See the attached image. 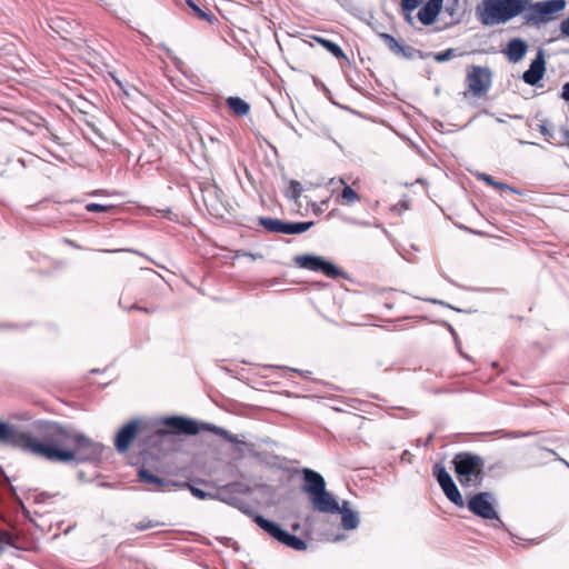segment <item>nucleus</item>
<instances>
[{
	"mask_svg": "<svg viewBox=\"0 0 569 569\" xmlns=\"http://www.w3.org/2000/svg\"><path fill=\"white\" fill-rule=\"evenodd\" d=\"M303 475V485H302V491L309 495V498H312L315 495L319 493L320 491L326 488V481L323 477L309 468H305L302 470Z\"/></svg>",
	"mask_w": 569,
	"mask_h": 569,
	"instance_id": "nucleus-15",
	"label": "nucleus"
},
{
	"mask_svg": "<svg viewBox=\"0 0 569 569\" xmlns=\"http://www.w3.org/2000/svg\"><path fill=\"white\" fill-rule=\"evenodd\" d=\"M293 261L301 269L321 272L331 279L345 277V273L340 269L320 256L300 254L296 256Z\"/></svg>",
	"mask_w": 569,
	"mask_h": 569,
	"instance_id": "nucleus-9",
	"label": "nucleus"
},
{
	"mask_svg": "<svg viewBox=\"0 0 569 569\" xmlns=\"http://www.w3.org/2000/svg\"><path fill=\"white\" fill-rule=\"evenodd\" d=\"M190 490H191V493L199 499L203 500V499H207L208 497H210V493H208L197 487H190Z\"/></svg>",
	"mask_w": 569,
	"mask_h": 569,
	"instance_id": "nucleus-36",
	"label": "nucleus"
},
{
	"mask_svg": "<svg viewBox=\"0 0 569 569\" xmlns=\"http://www.w3.org/2000/svg\"><path fill=\"white\" fill-rule=\"evenodd\" d=\"M408 457H410V452H409V451H407V450H406V451H403L401 459H402V460H406V459H407V461H410V458H408Z\"/></svg>",
	"mask_w": 569,
	"mask_h": 569,
	"instance_id": "nucleus-54",
	"label": "nucleus"
},
{
	"mask_svg": "<svg viewBox=\"0 0 569 569\" xmlns=\"http://www.w3.org/2000/svg\"><path fill=\"white\" fill-rule=\"evenodd\" d=\"M138 478L141 482L158 489H163L169 483L167 479L158 477L144 468L139 470Z\"/></svg>",
	"mask_w": 569,
	"mask_h": 569,
	"instance_id": "nucleus-21",
	"label": "nucleus"
},
{
	"mask_svg": "<svg viewBox=\"0 0 569 569\" xmlns=\"http://www.w3.org/2000/svg\"><path fill=\"white\" fill-rule=\"evenodd\" d=\"M287 369L291 370V371H295V372H298V373H300L301 376H303L306 378L309 377V375L311 373L310 371H300L298 369H291V368H287Z\"/></svg>",
	"mask_w": 569,
	"mask_h": 569,
	"instance_id": "nucleus-52",
	"label": "nucleus"
},
{
	"mask_svg": "<svg viewBox=\"0 0 569 569\" xmlns=\"http://www.w3.org/2000/svg\"><path fill=\"white\" fill-rule=\"evenodd\" d=\"M279 542L297 551H302L307 549V542L303 539L290 533L287 530L284 531Z\"/></svg>",
	"mask_w": 569,
	"mask_h": 569,
	"instance_id": "nucleus-22",
	"label": "nucleus"
},
{
	"mask_svg": "<svg viewBox=\"0 0 569 569\" xmlns=\"http://www.w3.org/2000/svg\"><path fill=\"white\" fill-rule=\"evenodd\" d=\"M466 84L475 97L486 94L492 84V71L489 67L469 66L467 68Z\"/></svg>",
	"mask_w": 569,
	"mask_h": 569,
	"instance_id": "nucleus-8",
	"label": "nucleus"
},
{
	"mask_svg": "<svg viewBox=\"0 0 569 569\" xmlns=\"http://www.w3.org/2000/svg\"><path fill=\"white\" fill-rule=\"evenodd\" d=\"M315 39L322 47H325L335 58H337V59L346 58L345 52L342 51L340 46L337 44L336 42L328 40V39L320 38V37H316Z\"/></svg>",
	"mask_w": 569,
	"mask_h": 569,
	"instance_id": "nucleus-24",
	"label": "nucleus"
},
{
	"mask_svg": "<svg viewBox=\"0 0 569 569\" xmlns=\"http://www.w3.org/2000/svg\"><path fill=\"white\" fill-rule=\"evenodd\" d=\"M546 73L545 51L539 48L536 58L529 68L522 73V81L529 86H538Z\"/></svg>",
	"mask_w": 569,
	"mask_h": 569,
	"instance_id": "nucleus-12",
	"label": "nucleus"
},
{
	"mask_svg": "<svg viewBox=\"0 0 569 569\" xmlns=\"http://www.w3.org/2000/svg\"><path fill=\"white\" fill-rule=\"evenodd\" d=\"M408 457H410V452H409V451H407V450H406V451H403L401 459H402V460H406V459H407V461H410V458H408Z\"/></svg>",
	"mask_w": 569,
	"mask_h": 569,
	"instance_id": "nucleus-55",
	"label": "nucleus"
},
{
	"mask_svg": "<svg viewBox=\"0 0 569 569\" xmlns=\"http://www.w3.org/2000/svg\"><path fill=\"white\" fill-rule=\"evenodd\" d=\"M227 106L236 116H246L250 110V104L239 97H229Z\"/></svg>",
	"mask_w": 569,
	"mask_h": 569,
	"instance_id": "nucleus-23",
	"label": "nucleus"
},
{
	"mask_svg": "<svg viewBox=\"0 0 569 569\" xmlns=\"http://www.w3.org/2000/svg\"><path fill=\"white\" fill-rule=\"evenodd\" d=\"M496 497L489 491H482L471 496L467 502V507L475 516L485 520H495L492 525L495 528L503 529L505 523L499 518L495 508Z\"/></svg>",
	"mask_w": 569,
	"mask_h": 569,
	"instance_id": "nucleus-6",
	"label": "nucleus"
},
{
	"mask_svg": "<svg viewBox=\"0 0 569 569\" xmlns=\"http://www.w3.org/2000/svg\"><path fill=\"white\" fill-rule=\"evenodd\" d=\"M160 48L164 51L166 56H167L169 59H171V58H173V57L176 56V54L173 53V51H172L169 47H167L164 43H161V44H160Z\"/></svg>",
	"mask_w": 569,
	"mask_h": 569,
	"instance_id": "nucleus-47",
	"label": "nucleus"
},
{
	"mask_svg": "<svg viewBox=\"0 0 569 569\" xmlns=\"http://www.w3.org/2000/svg\"><path fill=\"white\" fill-rule=\"evenodd\" d=\"M161 425L170 428L176 433L187 436H194L201 430L196 420L181 416L166 417L161 420Z\"/></svg>",
	"mask_w": 569,
	"mask_h": 569,
	"instance_id": "nucleus-11",
	"label": "nucleus"
},
{
	"mask_svg": "<svg viewBox=\"0 0 569 569\" xmlns=\"http://www.w3.org/2000/svg\"><path fill=\"white\" fill-rule=\"evenodd\" d=\"M150 527H151V526H150L149 523H147V525L140 523V525L138 526V529H139V530H146V529H148V528H150Z\"/></svg>",
	"mask_w": 569,
	"mask_h": 569,
	"instance_id": "nucleus-56",
	"label": "nucleus"
},
{
	"mask_svg": "<svg viewBox=\"0 0 569 569\" xmlns=\"http://www.w3.org/2000/svg\"><path fill=\"white\" fill-rule=\"evenodd\" d=\"M525 10L519 0H482L477 7V16L483 26H496L523 16Z\"/></svg>",
	"mask_w": 569,
	"mask_h": 569,
	"instance_id": "nucleus-2",
	"label": "nucleus"
},
{
	"mask_svg": "<svg viewBox=\"0 0 569 569\" xmlns=\"http://www.w3.org/2000/svg\"><path fill=\"white\" fill-rule=\"evenodd\" d=\"M100 252H122V251H128V252H133V253H137V254H141L139 251L137 250H132V249H114V250H108V249H103V250H99Z\"/></svg>",
	"mask_w": 569,
	"mask_h": 569,
	"instance_id": "nucleus-44",
	"label": "nucleus"
},
{
	"mask_svg": "<svg viewBox=\"0 0 569 569\" xmlns=\"http://www.w3.org/2000/svg\"><path fill=\"white\" fill-rule=\"evenodd\" d=\"M10 540H11V536L9 532H7V531L0 532V543L1 542L10 543Z\"/></svg>",
	"mask_w": 569,
	"mask_h": 569,
	"instance_id": "nucleus-46",
	"label": "nucleus"
},
{
	"mask_svg": "<svg viewBox=\"0 0 569 569\" xmlns=\"http://www.w3.org/2000/svg\"><path fill=\"white\" fill-rule=\"evenodd\" d=\"M445 496L457 507L462 508L465 506V500L456 486L453 479L440 486Z\"/></svg>",
	"mask_w": 569,
	"mask_h": 569,
	"instance_id": "nucleus-20",
	"label": "nucleus"
},
{
	"mask_svg": "<svg viewBox=\"0 0 569 569\" xmlns=\"http://www.w3.org/2000/svg\"><path fill=\"white\" fill-rule=\"evenodd\" d=\"M201 429L212 431L214 435L220 436V437H222L226 440L231 435L226 429H223L221 427H217V426L211 425V423H202V428Z\"/></svg>",
	"mask_w": 569,
	"mask_h": 569,
	"instance_id": "nucleus-30",
	"label": "nucleus"
},
{
	"mask_svg": "<svg viewBox=\"0 0 569 569\" xmlns=\"http://www.w3.org/2000/svg\"><path fill=\"white\" fill-rule=\"evenodd\" d=\"M548 452H550L551 455H553L556 457L557 460L561 461L563 465H566L568 468H569V462L566 461L565 459L560 458L556 451H553L552 449H546Z\"/></svg>",
	"mask_w": 569,
	"mask_h": 569,
	"instance_id": "nucleus-49",
	"label": "nucleus"
},
{
	"mask_svg": "<svg viewBox=\"0 0 569 569\" xmlns=\"http://www.w3.org/2000/svg\"><path fill=\"white\" fill-rule=\"evenodd\" d=\"M38 138L41 139V147L38 148V159L50 163L51 160L64 161L67 150L57 128L50 124L44 118L38 117Z\"/></svg>",
	"mask_w": 569,
	"mask_h": 569,
	"instance_id": "nucleus-4",
	"label": "nucleus"
},
{
	"mask_svg": "<svg viewBox=\"0 0 569 569\" xmlns=\"http://www.w3.org/2000/svg\"><path fill=\"white\" fill-rule=\"evenodd\" d=\"M428 301H430L431 303L433 305H440V306H446L448 308H451L453 310H456V308H453L452 306H450L449 303H446L445 301L442 300H439V299H429ZM457 311H460L459 309H457Z\"/></svg>",
	"mask_w": 569,
	"mask_h": 569,
	"instance_id": "nucleus-48",
	"label": "nucleus"
},
{
	"mask_svg": "<svg viewBox=\"0 0 569 569\" xmlns=\"http://www.w3.org/2000/svg\"><path fill=\"white\" fill-rule=\"evenodd\" d=\"M112 209H114V206L112 204H100L91 202L86 206V210L89 212H108Z\"/></svg>",
	"mask_w": 569,
	"mask_h": 569,
	"instance_id": "nucleus-31",
	"label": "nucleus"
},
{
	"mask_svg": "<svg viewBox=\"0 0 569 569\" xmlns=\"http://www.w3.org/2000/svg\"><path fill=\"white\" fill-rule=\"evenodd\" d=\"M432 473L436 477L439 486H442L452 479L450 473L446 470L445 466L439 462L433 466Z\"/></svg>",
	"mask_w": 569,
	"mask_h": 569,
	"instance_id": "nucleus-27",
	"label": "nucleus"
},
{
	"mask_svg": "<svg viewBox=\"0 0 569 569\" xmlns=\"http://www.w3.org/2000/svg\"><path fill=\"white\" fill-rule=\"evenodd\" d=\"M519 1H520V2H522L523 8H528V7H529V4H531L530 2H531L532 0H519Z\"/></svg>",
	"mask_w": 569,
	"mask_h": 569,
	"instance_id": "nucleus-57",
	"label": "nucleus"
},
{
	"mask_svg": "<svg viewBox=\"0 0 569 569\" xmlns=\"http://www.w3.org/2000/svg\"><path fill=\"white\" fill-rule=\"evenodd\" d=\"M227 441H229L231 443H238L239 442L237 436H234L232 433L228 437Z\"/></svg>",
	"mask_w": 569,
	"mask_h": 569,
	"instance_id": "nucleus-53",
	"label": "nucleus"
},
{
	"mask_svg": "<svg viewBox=\"0 0 569 569\" xmlns=\"http://www.w3.org/2000/svg\"><path fill=\"white\" fill-rule=\"evenodd\" d=\"M302 193V186L297 180H290L288 188L284 190V196L290 199L297 201Z\"/></svg>",
	"mask_w": 569,
	"mask_h": 569,
	"instance_id": "nucleus-26",
	"label": "nucleus"
},
{
	"mask_svg": "<svg viewBox=\"0 0 569 569\" xmlns=\"http://www.w3.org/2000/svg\"><path fill=\"white\" fill-rule=\"evenodd\" d=\"M443 0H428L418 11V19L423 26L435 22L442 8Z\"/></svg>",
	"mask_w": 569,
	"mask_h": 569,
	"instance_id": "nucleus-16",
	"label": "nucleus"
},
{
	"mask_svg": "<svg viewBox=\"0 0 569 569\" xmlns=\"http://www.w3.org/2000/svg\"><path fill=\"white\" fill-rule=\"evenodd\" d=\"M259 224L262 226L268 232L283 233V234H300L308 231L313 221H282L274 218L261 217Z\"/></svg>",
	"mask_w": 569,
	"mask_h": 569,
	"instance_id": "nucleus-10",
	"label": "nucleus"
},
{
	"mask_svg": "<svg viewBox=\"0 0 569 569\" xmlns=\"http://www.w3.org/2000/svg\"><path fill=\"white\" fill-rule=\"evenodd\" d=\"M312 507L315 510L322 513H338L340 511V505L336 500V498L326 490V488L319 493L315 495L310 498Z\"/></svg>",
	"mask_w": 569,
	"mask_h": 569,
	"instance_id": "nucleus-13",
	"label": "nucleus"
},
{
	"mask_svg": "<svg viewBox=\"0 0 569 569\" xmlns=\"http://www.w3.org/2000/svg\"><path fill=\"white\" fill-rule=\"evenodd\" d=\"M442 323L449 330L451 336L453 337L457 348H459L460 342H459L458 335H457L455 328L447 321H443Z\"/></svg>",
	"mask_w": 569,
	"mask_h": 569,
	"instance_id": "nucleus-39",
	"label": "nucleus"
},
{
	"mask_svg": "<svg viewBox=\"0 0 569 569\" xmlns=\"http://www.w3.org/2000/svg\"><path fill=\"white\" fill-rule=\"evenodd\" d=\"M566 0H545L529 4L522 16L527 26L540 27L557 19L566 8Z\"/></svg>",
	"mask_w": 569,
	"mask_h": 569,
	"instance_id": "nucleus-5",
	"label": "nucleus"
},
{
	"mask_svg": "<svg viewBox=\"0 0 569 569\" xmlns=\"http://www.w3.org/2000/svg\"><path fill=\"white\" fill-rule=\"evenodd\" d=\"M120 306L123 308V309H127V310H139V311H143V312H147L149 313L150 310L148 308H144V307H140V306H137V305H131L130 307H124L121 302V300L119 301Z\"/></svg>",
	"mask_w": 569,
	"mask_h": 569,
	"instance_id": "nucleus-40",
	"label": "nucleus"
},
{
	"mask_svg": "<svg viewBox=\"0 0 569 569\" xmlns=\"http://www.w3.org/2000/svg\"><path fill=\"white\" fill-rule=\"evenodd\" d=\"M139 423V420H131L118 431L114 439V446L119 452H124L129 449L138 432Z\"/></svg>",
	"mask_w": 569,
	"mask_h": 569,
	"instance_id": "nucleus-14",
	"label": "nucleus"
},
{
	"mask_svg": "<svg viewBox=\"0 0 569 569\" xmlns=\"http://www.w3.org/2000/svg\"><path fill=\"white\" fill-rule=\"evenodd\" d=\"M338 513L342 515L341 525L345 530H353L359 526V516L356 511L349 509L348 501H343Z\"/></svg>",
	"mask_w": 569,
	"mask_h": 569,
	"instance_id": "nucleus-19",
	"label": "nucleus"
},
{
	"mask_svg": "<svg viewBox=\"0 0 569 569\" xmlns=\"http://www.w3.org/2000/svg\"><path fill=\"white\" fill-rule=\"evenodd\" d=\"M340 183L345 184L340 193L342 204L349 206L360 200V196L351 187L347 186L343 179H340Z\"/></svg>",
	"mask_w": 569,
	"mask_h": 569,
	"instance_id": "nucleus-25",
	"label": "nucleus"
},
{
	"mask_svg": "<svg viewBox=\"0 0 569 569\" xmlns=\"http://www.w3.org/2000/svg\"><path fill=\"white\" fill-rule=\"evenodd\" d=\"M456 57V50L450 48V49H447L442 52H438L435 54V60L437 62H446L448 60H450L451 58Z\"/></svg>",
	"mask_w": 569,
	"mask_h": 569,
	"instance_id": "nucleus-32",
	"label": "nucleus"
},
{
	"mask_svg": "<svg viewBox=\"0 0 569 569\" xmlns=\"http://www.w3.org/2000/svg\"><path fill=\"white\" fill-rule=\"evenodd\" d=\"M395 54L405 59H413L416 56H420V51L411 46L400 43Z\"/></svg>",
	"mask_w": 569,
	"mask_h": 569,
	"instance_id": "nucleus-28",
	"label": "nucleus"
},
{
	"mask_svg": "<svg viewBox=\"0 0 569 569\" xmlns=\"http://www.w3.org/2000/svg\"><path fill=\"white\" fill-rule=\"evenodd\" d=\"M493 187L497 188V189H500V190H509L511 192L517 193L516 189H513L512 187H510V186H508V184H506L503 182H500V181H496V184Z\"/></svg>",
	"mask_w": 569,
	"mask_h": 569,
	"instance_id": "nucleus-41",
	"label": "nucleus"
},
{
	"mask_svg": "<svg viewBox=\"0 0 569 569\" xmlns=\"http://www.w3.org/2000/svg\"><path fill=\"white\" fill-rule=\"evenodd\" d=\"M406 19H407L409 22H412V18H411V16H410L409 13L407 14Z\"/></svg>",
	"mask_w": 569,
	"mask_h": 569,
	"instance_id": "nucleus-58",
	"label": "nucleus"
},
{
	"mask_svg": "<svg viewBox=\"0 0 569 569\" xmlns=\"http://www.w3.org/2000/svg\"><path fill=\"white\" fill-rule=\"evenodd\" d=\"M422 0H401L402 9L407 12L415 10Z\"/></svg>",
	"mask_w": 569,
	"mask_h": 569,
	"instance_id": "nucleus-33",
	"label": "nucleus"
},
{
	"mask_svg": "<svg viewBox=\"0 0 569 569\" xmlns=\"http://www.w3.org/2000/svg\"><path fill=\"white\" fill-rule=\"evenodd\" d=\"M253 521L268 535H270L272 538H274L277 541H280L281 537L284 533V529L281 528L280 525H278L274 521H271L260 515H257L253 518Z\"/></svg>",
	"mask_w": 569,
	"mask_h": 569,
	"instance_id": "nucleus-18",
	"label": "nucleus"
},
{
	"mask_svg": "<svg viewBox=\"0 0 569 569\" xmlns=\"http://www.w3.org/2000/svg\"><path fill=\"white\" fill-rule=\"evenodd\" d=\"M561 132L566 139V144L569 147V129L568 128H562L561 129Z\"/></svg>",
	"mask_w": 569,
	"mask_h": 569,
	"instance_id": "nucleus-51",
	"label": "nucleus"
},
{
	"mask_svg": "<svg viewBox=\"0 0 569 569\" xmlns=\"http://www.w3.org/2000/svg\"><path fill=\"white\" fill-rule=\"evenodd\" d=\"M188 4L197 12V14L203 20H210V14L201 10L192 0H187Z\"/></svg>",
	"mask_w": 569,
	"mask_h": 569,
	"instance_id": "nucleus-34",
	"label": "nucleus"
},
{
	"mask_svg": "<svg viewBox=\"0 0 569 569\" xmlns=\"http://www.w3.org/2000/svg\"><path fill=\"white\" fill-rule=\"evenodd\" d=\"M156 433L160 437V438H164V437H168L171 435L170 431L166 430V429H158L156 431Z\"/></svg>",
	"mask_w": 569,
	"mask_h": 569,
	"instance_id": "nucleus-50",
	"label": "nucleus"
},
{
	"mask_svg": "<svg viewBox=\"0 0 569 569\" xmlns=\"http://www.w3.org/2000/svg\"><path fill=\"white\" fill-rule=\"evenodd\" d=\"M38 456L51 462H96L101 459L104 447L72 428L56 422L38 420Z\"/></svg>",
	"mask_w": 569,
	"mask_h": 569,
	"instance_id": "nucleus-1",
	"label": "nucleus"
},
{
	"mask_svg": "<svg viewBox=\"0 0 569 569\" xmlns=\"http://www.w3.org/2000/svg\"><path fill=\"white\" fill-rule=\"evenodd\" d=\"M432 439V436H429V438H427V443H429Z\"/></svg>",
	"mask_w": 569,
	"mask_h": 569,
	"instance_id": "nucleus-59",
	"label": "nucleus"
},
{
	"mask_svg": "<svg viewBox=\"0 0 569 569\" xmlns=\"http://www.w3.org/2000/svg\"><path fill=\"white\" fill-rule=\"evenodd\" d=\"M49 497L50 496L48 493H46V492L38 493V498H37L38 505L44 502V498H49ZM51 497L52 498H59V495H53Z\"/></svg>",
	"mask_w": 569,
	"mask_h": 569,
	"instance_id": "nucleus-45",
	"label": "nucleus"
},
{
	"mask_svg": "<svg viewBox=\"0 0 569 569\" xmlns=\"http://www.w3.org/2000/svg\"><path fill=\"white\" fill-rule=\"evenodd\" d=\"M477 178L481 181H483L486 184L493 187L496 184V180L487 174V173H478Z\"/></svg>",
	"mask_w": 569,
	"mask_h": 569,
	"instance_id": "nucleus-37",
	"label": "nucleus"
},
{
	"mask_svg": "<svg viewBox=\"0 0 569 569\" xmlns=\"http://www.w3.org/2000/svg\"><path fill=\"white\" fill-rule=\"evenodd\" d=\"M532 435H533V432H531V431H527V432L511 431V432H505L502 435V437H505V438H522V437H530Z\"/></svg>",
	"mask_w": 569,
	"mask_h": 569,
	"instance_id": "nucleus-35",
	"label": "nucleus"
},
{
	"mask_svg": "<svg viewBox=\"0 0 569 569\" xmlns=\"http://www.w3.org/2000/svg\"><path fill=\"white\" fill-rule=\"evenodd\" d=\"M457 479L463 488H478L485 479V460L481 456L463 451L455 455L452 459Z\"/></svg>",
	"mask_w": 569,
	"mask_h": 569,
	"instance_id": "nucleus-3",
	"label": "nucleus"
},
{
	"mask_svg": "<svg viewBox=\"0 0 569 569\" xmlns=\"http://www.w3.org/2000/svg\"><path fill=\"white\" fill-rule=\"evenodd\" d=\"M539 129L541 134H543L548 140L553 137L552 131L546 124H540Z\"/></svg>",
	"mask_w": 569,
	"mask_h": 569,
	"instance_id": "nucleus-42",
	"label": "nucleus"
},
{
	"mask_svg": "<svg viewBox=\"0 0 569 569\" xmlns=\"http://www.w3.org/2000/svg\"><path fill=\"white\" fill-rule=\"evenodd\" d=\"M528 46L525 40L520 38L512 39L508 42L506 56L510 62H519L527 53Z\"/></svg>",
	"mask_w": 569,
	"mask_h": 569,
	"instance_id": "nucleus-17",
	"label": "nucleus"
},
{
	"mask_svg": "<svg viewBox=\"0 0 569 569\" xmlns=\"http://www.w3.org/2000/svg\"><path fill=\"white\" fill-rule=\"evenodd\" d=\"M560 32L562 37H569V17L561 21Z\"/></svg>",
	"mask_w": 569,
	"mask_h": 569,
	"instance_id": "nucleus-38",
	"label": "nucleus"
},
{
	"mask_svg": "<svg viewBox=\"0 0 569 569\" xmlns=\"http://www.w3.org/2000/svg\"><path fill=\"white\" fill-rule=\"evenodd\" d=\"M172 61V63L174 64V67L179 70V71H182V67L184 66V62L177 56H174L173 58L170 59Z\"/></svg>",
	"mask_w": 569,
	"mask_h": 569,
	"instance_id": "nucleus-43",
	"label": "nucleus"
},
{
	"mask_svg": "<svg viewBox=\"0 0 569 569\" xmlns=\"http://www.w3.org/2000/svg\"><path fill=\"white\" fill-rule=\"evenodd\" d=\"M0 443L36 453V437L17 425L0 421Z\"/></svg>",
	"mask_w": 569,
	"mask_h": 569,
	"instance_id": "nucleus-7",
	"label": "nucleus"
},
{
	"mask_svg": "<svg viewBox=\"0 0 569 569\" xmlns=\"http://www.w3.org/2000/svg\"><path fill=\"white\" fill-rule=\"evenodd\" d=\"M379 37H380V39L383 40V42L387 44V47L389 48V50L392 53L397 52V50L399 49L400 42L395 37H392L389 33H385V32L379 33Z\"/></svg>",
	"mask_w": 569,
	"mask_h": 569,
	"instance_id": "nucleus-29",
	"label": "nucleus"
}]
</instances>
